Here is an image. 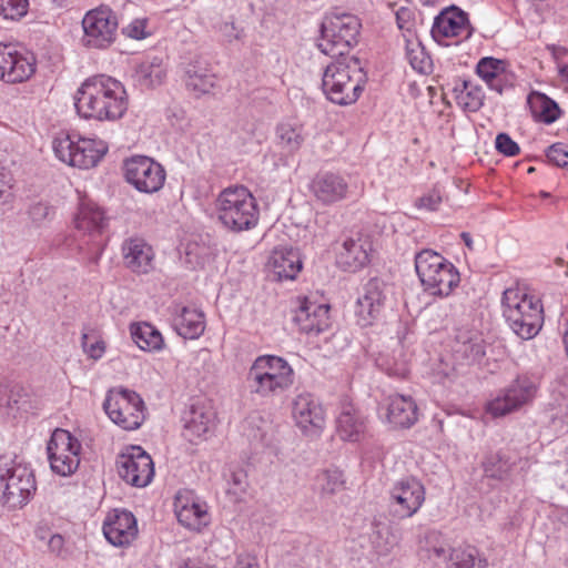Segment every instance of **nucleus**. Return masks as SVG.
<instances>
[{"label": "nucleus", "mask_w": 568, "mask_h": 568, "mask_svg": "<svg viewBox=\"0 0 568 568\" xmlns=\"http://www.w3.org/2000/svg\"><path fill=\"white\" fill-rule=\"evenodd\" d=\"M128 105L123 84L103 74L87 79L74 97L78 114L88 120L116 121L124 115Z\"/></svg>", "instance_id": "f257e3e1"}, {"label": "nucleus", "mask_w": 568, "mask_h": 568, "mask_svg": "<svg viewBox=\"0 0 568 568\" xmlns=\"http://www.w3.org/2000/svg\"><path fill=\"white\" fill-rule=\"evenodd\" d=\"M365 82L357 58H336L323 72L322 90L331 102L351 105L359 99Z\"/></svg>", "instance_id": "f03ea898"}, {"label": "nucleus", "mask_w": 568, "mask_h": 568, "mask_svg": "<svg viewBox=\"0 0 568 568\" xmlns=\"http://www.w3.org/2000/svg\"><path fill=\"white\" fill-rule=\"evenodd\" d=\"M503 315L521 339L534 338L544 324L541 301L519 287L506 288L501 297Z\"/></svg>", "instance_id": "7ed1b4c3"}, {"label": "nucleus", "mask_w": 568, "mask_h": 568, "mask_svg": "<svg viewBox=\"0 0 568 568\" xmlns=\"http://www.w3.org/2000/svg\"><path fill=\"white\" fill-rule=\"evenodd\" d=\"M37 490L33 469L19 456L0 457V505L9 510L21 509Z\"/></svg>", "instance_id": "20e7f679"}, {"label": "nucleus", "mask_w": 568, "mask_h": 568, "mask_svg": "<svg viewBox=\"0 0 568 568\" xmlns=\"http://www.w3.org/2000/svg\"><path fill=\"white\" fill-rule=\"evenodd\" d=\"M294 383V371L282 357L258 356L246 374V385L251 394L268 398L287 390Z\"/></svg>", "instance_id": "39448f33"}, {"label": "nucleus", "mask_w": 568, "mask_h": 568, "mask_svg": "<svg viewBox=\"0 0 568 568\" xmlns=\"http://www.w3.org/2000/svg\"><path fill=\"white\" fill-rule=\"evenodd\" d=\"M217 220L230 231H247L257 225L258 206L245 186L224 189L215 200Z\"/></svg>", "instance_id": "423d86ee"}, {"label": "nucleus", "mask_w": 568, "mask_h": 568, "mask_svg": "<svg viewBox=\"0 0 568 568\" xmlns=\"http://www.w3.org/2000/svg\"><path fill=\"white\" fill-rule=\"evenodd\" d=\"M415 270L424 290L434 296H448L460 281L454 264L433 250L416 254Z\"/></svg>", "instance_id": "0eeeda50"}, {"label": "nucleus", "mask_w": 568, "mask_h": 568, "mask_svg": "<svg viewBox=\"0 0 568 568\" xmlns=\"http://www.w3.org/2000/svg\"><path fill=\"white\" fill-rule=\"evenodd\" d=\"M361 20L352 13H332L321 24V52L336 58H351L349 50L358 43Z\"/></svg>", "instance_id": "6e6552de"}, {"label": "nucleus", "mask_w": 568, "mask_h": 568, "mask_svg": "<svg viewBox=\"0 0 568 568\" xmlns=\"http://www.w3.org/2000/svg\"><path fill=\"white\" fill-rule=\"evenodd\" d=\"M52 149L60 161L82 170L95 166L108 152L102 140L78 138L63 131L53 138Z\"/></svg>", "instance_id": "1a4fd4ad"}, {"label": "nucleus", "mask_w": 568, "mask_h": 568, "mask_svg": "<svg viewBox=\"0 0 568 568\" xmlns=\"http://www.w3.org/2000/svg\"><path fill=\"white\" fill-rule=\"evenodd\" d=\"M73 224L77 236L81 241L80 250L95 253V261H98L105 246L103 233L108 226V217L104 211L92 202H81Z\"/></svg>", "instance_id": "9d476101"}, {"label": "nucleus", "mask_w": 568, "mask_h": 568, "mask_svg": "<svg viewBox=\"0 0 568 568\" xmlns=\"http://www.w3.org/2000/svg\"><path fill=\"white\" fill-rule=\"evenodd\" d=\"M118 28L115 12L109 6L101 4L84 14L81 43L87 49L105 50L116 40Z\"/></svg>", "instance_id": "9b49d317"}, {"label": "nucleus", "mask_w": 568, "mask_h": 568, "mask_svg": "<svg viewBox=\"0 0 568 568\" xmlns=\"http://www.w3.org/2000/svg\"><path fill=\"white\" fill-rule=\"evenodd\" d=\"M103 409L114 424L125 430L138 429L145 418L143 399L134 390L125 388L110 390Z\"/></svg>", "instance_id": "f8f14e48"}, {"label": "nucleus", "mask_w": 568, "mask_h": 568, "mask_svg": "<svg viewBox=\"0 0 568 568\" xmlns=\"http://www.w3.org/2000/svg\"><path fill=\"white\" fill-rule=\"evenodd\" d=\"M50 467L60 476H70L79 467L81 444L65 429H55L47 446Z\"/></svg>", "instance_id": "ddd939ff"}, {"label": "nucleus", "mask_w": 568, "mask_h": 568, "mask_svg": "<svg viewBox=\"0 0 568 568\" xmlns=\"http://www.w3.org/2000/svg\"><path fill=\"white\" fill-rule=\"evenodd\" d=\"M125 181L141 193L158 192L165 182V170L153 159L134 155L123 163Z\"/></svg>", "instance_id": "4468645a"}, {"label": "nucleus", "mask_w": 568, "mask_h": 568, "mask_svg": "<svg viewBox=\"0 0 568 568\" xmlns=\"http://www.w3.org/2000/svg\"><path fill=\"white\" fill-rule=\"evenodd\" d=\"M119 476L134 487L148 486L154 476L151 456L140 446H130L116 458Z\"/></svg>", "instance_id": "2eb2a0df"}, {"label": "nucleus", "mask_w": 568, "mask_h": 568, "mask_svg": "<svg viewBox=\"0 0 568 568\" xmlns=\"http://www.w3.org/2000/svg\"><path fill=\"white\" fill-rule=\"evenodd\" d=\"M425 487L415 477L397 480L389 490V510L398 519L410 518L425 501Z\"/></svg>", "instance_id": "dca6fc26"}, {"label": "nucleus", "mask_w": 568, "mask_h": 568, "mask_svg": "<svg viewBox=\"0 0 568 568\" xmlns=\"http://www.w3.org/2000/svg\"><path fill=\"white\" fill-rule=\"evenodd\" d=\"M433 39L442 45H450V39H456L455 44L467 40L473 34L468 14L463 10L450 7L443 10L434 20L432 30Z\"/></svg>", "instance_id": "f3484780"}, {"label": "nucleus", "mask_w": 568, "mask_h": 568, "mask_svg": "<svg viewBox=\"0 0 568 568\" xmlns=\"http://www.w3.org/2000/svg\"><path fill=\"white\" fill-rule=\"evenodd\" d=\"M32 53L13 43H0V80L7 83L23 82L36 72Z\"/></svg>", "instance_id": "a211bd4d"}, {"label": "nucleus", "mask_w": 568, "mask_h": 568, "mask_svg": "<svg viewBox=\"0 0 568 568\" xmlns=\"http://www.w3.org/2000/svg\"><path fill=\"white\" fill-rule=\"evenodd\" d=\"M537 387L528 376L517 377L497 397L487 403L486 410L494 417L505 416L529 403Z\"/></svg>", "instance_id": "6ab92c4d"}, {"label": "nucleus", "mask_w": 568, "mask_h": 568, "mask_svg": "<svg viewBox=\"0 0 568 568\" xmlns=\"http://www.w3.org/2000/svg\"><path fill=\"white\" fill-rule=\"evenodd\" d=\"M387 285L379 278H371L363 287L355 306L357 323L371 326L382 316L386 302Z\"/></svg>", "instance_id": "aec40b11"}, {"label": "nucleus", "mask_w": 568, "mask_h": 568, "mask_svg": "<svg viewBox=\"0 0 568 568\" xmlns=\"http://www.w3.org/2000/svg\"><path fill=\"white\" fill-rule=\"evenodd\" d=\"M429 558L442 560L447 564V568H487V558L475 547L470 545H459L450 547L442 542L434 545L428 549Z\"/></svg>", "instance_id": "412c9836"}, {"label": "nucleus", "mask_w": 568, "mask_h": 568, "mask_svg": "<svg viewBox=\"0 0 568 568\" xmlns=\"http://www.w3.org/2000/svg\"><path fill=\"white\" fill-rule=\"evenodd\" d=\"M296 425L306 435H318L325 425V410L320 400L311 393L296 395L292 409Z\"/></svg>", "instance_id": "4be33fe9"}, {"label": "nucleus", "mask_w": 568, "mask_h": 568, "mask_svg": "<svg viewBox=\"0 0 568 568\" xmlns=\"http://www.w3.org/2000/svg\"><path fill=\"white\" fill-rule=\"evenodd\" d=\"M123 265L134 274H149L154 268V251L140 236L126 237L121 244Z\"/></svg>", "instance_id": "5701e85b"}, {"label": "nucleus", "mask_w": 568, "mask_h": 568, "mask_svg": "<svg viewBox=\"0 0 568 568\" xmlns=\"http://www.w3.org/2000/svg\"><path fill=\"white\" fill-rule=\"evenodd\" d=\"M103 534L113 546H128L136 538V519L128 510L114 509L108 514L103 523Z\"/></svg>", "instance_id": "b1692460"}, {"label": "nucleus", "mask_w": 568, "mask_h": 568, "mask_svg": "<svg viewBox=\"0 0 568 568\" xmlns=\"http://www.w3.org/2000/svg\"><path fill=\"white\" fill-rule=\"evenodd\" d=\"M310 189L317 201L329 205L346 199L348 182L338 173L324 171L313 178Z\"/></svg>", "instance_id": "393cba45"}, {"label": "nucleus", "mask_w": 568, "mask_h": 568, "mask_svg": "<svg viewBox=\"0 0 568 568\" xmlns=\"http://www.w3.org/2000/svg\"><path fill=\"white\" fill-rule=\"evenodd\" d=\"M329 306L327 304L303 300L297 308L294 321L306 334L317 335L329 326Z\"/></svg>", "instance_id": "a878e982"}, {"label": "nucleus", "mask_w": 568, "mask_h": 568, "mask_svg": "<svg viewBox=\"0 0 568 568\" xmlns=\"http://www.w3.org/2000/svg\"><path fill=\"white\" fill-rule=\"evenodd\" d=\"M385 412L387 423L394 428H409L418 419L417 405L407 395H390L386 399Z\"/></svg>", "instance_id": "bb28decb"}, {"label": "nucleus", "mask_w": 568, "mask_h": 568, "mask_svg": "<svg viewBox=\"0 0 568 568\" xmlns=\"http://www.w3.org/2000/svg\"><path fill=\"white\" fill-rule=\"evenodd\" d=\"M175 514L179 523L187 529L200 531L209 525L207 506L189 495L179 494L175 499Z\"/></svg>", "instance_id": "cd10ccee"}, {"label": "nucleus", "mask_w": 568, "mask_h": 568, "mask_svg": "<svg viewBox=\"0 0 568 568\" xmlns=\"http://www.w3.org/2000/svg\"><path fill=\"white\" fill-rule=\"evenodd\" d=\"M267 268L273 280H294L302 270V261L296 250L277 247L268 258Z\"/></svg>", "instance_id": "c85d7f7f"}, {"label": "nucleus", "mask_w": 568, "mask_h": 568, "mask_svg": "<svg viewBox=\"0 0 568 568\" xmlns=\"http://www.w3.org/2000/svg\"><path fill=\"white\" fill-rule=\"evenodd\" d=\"M214 413L211 408L194 404L184 416V436L190 442L203 438L213 427Z\"/></svg>", "instance_id": "c756f323"}, {"label": "nucleus", "mask_w": 568, "mask_h": 568, "mask_svg": "<svg viewBox=\"0 0 568 568\" xmlns=\"http://www.w3.org/2000/svg\"><path fill=\"white\" fill-rule=\"evenodd\" d=\"M173 327L183 338H199L205 329L204 314L196 308L182 306L173 317Z\"/></svg>", "instance_id": "7c9ffc66"}, {"label": "nucleus", "mask_w": 568, "mask_h": 568, "mask_svg": "<svg viewBox=\"0 0 568 568\" xmlns=\"http://www.w3.org/2000/svg\"><path fill=\"white\" fill-rule=\"evenodd\" d=\"M454 353L457 358L467 364L479 362L485 355V344L477 331H458L454 345Z\"/></svg>", "instance_id": "2f4dec72"}, {"label": "nucleus", "mask_w": 568, "mask_h": 568, "mask_svg": "<svg viewBox=\"0 0 568 568\" xmlns=\"http://www.w3.org/2000/svg\"><path fill=\"white\" fill-rule=\"evenodd\" d=\"M168 65L162 57H146L134 72L135 82L144 89L161 85L166 78Z\"/></svg>", "instance_id": "473e14b6"}, {"label": "nucleus", "mask_w": 568, "mask_h": 568, "mask_svg": "<svg viewBox=\"0 0 568 568\" xmlns=\"http://www.w3.org/2000/svg\"><path fill=\"white\" fill-rule=\"evenodd\" d=\"M368 252L361 240L347 239L336 255V262L345 271L355 272L368 263Z\"/></svg>", "instance_id": "72a5a7b5"}, {"label": "nucleus", "mask_w": 568, "mask_h": 568, "mask_svg": "<svg viewBox=\"0 0 568 568\" xmlns=\"http://www.w3.org/2000/svg\"><path fill=\"white\" fill-rule=\"evenodd\" d=\"M476 73L489 89L503 93L506 80V62L504 60L484 57L476 65Z\"/></svg>", "instance_id": "f704fd0d"}, {"label": "nucleus", "mask_w": 568, "mask_h": 568, "mask_svg": "<svg viewBox=\"0 0 568 568\" xmlns=\"http://www.w3.org/2000/svg\"><path fill=\"white\" fill-rule=\"evenodd\" d=\"M454 97L457 104L467 112H477L485 101V93L479 84L468 80L456 81Z\"/></svg>", "instance_id": "c9c22d12"}, {"label": "nucleus", "mask_w": 568, "mask_h": 568, "mask_svg": "<svg viewBox=\"0 0 568 568\" xmlns=\"http://www.w3.org/2000/svg\"><path fill=\"white\" fill-rule=\"evenodd\" d=\"M365 432V422L359 413L346 405L337 417V434L343 440L357 442Z\"/></svg>", "instance_id": "e433bc0d"}, {"label": "nucleus", "mask_w": 568, "mask_h": 568, "mask_svg": "<svg viewBox=\"0 0 568 568\" xmlns=\"http://www.w3.org/2000/svg\"><path fill=\"white\" fill-rule=\"evenodd\" d=\"M276 139L285 153L294 154L305 142L304 125L297 121H283L276 126Z\"/></svg>", "instance_id": "4c0bfd02"}, {"label": "nucleus", "mask_w": 568, "mask_h": 568, "mask_svg": "<svg viewBox=\"0 0 568 568\" xmlns=\"http://www.w3.org/2000/svg\"><path fill=\"white\" fill-rule=\"evenodd\" d=\"M185 85L196 95L209 93L215 85V75L201 62L187 64L184 71Z\"/></svg>", "instance_id": "58836bf2"}, {"label": "nucleus", "mask_w": 568, "mask_h": 568, "mask_svg": "<svg viewBox=\"0 0 568 568\" xmlns=\"http://www.w3.org/2000/svg\"><path fill=\"white\" fill-rule=\"evenodd\" d=\"M527 103L532 116L542 123L550 124L559 119L561 111L558 104L546 94L534 91L528 95Z\"/></svg>", "instance_id": "ea45409f"}, {"label": "nucleus", "mask_w": 568, "mask_h": 568, "mask_svg": "<svg viewBox=\"0 0 568 568\" xmlns=\"http://www.w3.org/2000/svg\"><path fill=\"white\" fill-rule=\"evenodd\" d=\"M131 335L136 345L143 351H160L163 348L162 334L149 323L132 324Z\"/></svg>", "instance_id": "a19ab883"}, {"label": "nucleus", "mask_w": 568, "mask_h": 568, "mask_svg": "<svg viewBox=\"0 0 568 568\" xmlns=\"http://www.w3.org/2000/svg\"><path fill=\"white\" fill-rule=\"evenodd\" d=\"M376 365L390 377L405 378L409 373L408 364L403 358L402 352L398 354H379L376 358Z\"/></svg>", "instance_id": "79ce46f5"}, {"label": "nucleus", "mask_w": 568, "mask_h": 568, "mask_svg": "<svg viewBox=\"0 0 568 568\" xmlns=\"http://www.w3.org/2000/svg\"><path fill=\"white\" fill-rule=\"evenodd\" d=\"M371 544L378 555H387L396 544L390 527L382 521L373 523V530L369 536Z\"/></svg>", "instance_id": "37998d69"}, {"label": "nucleus", "mask_w": 568, "mask_h": 568, "mask_svg": "<svg viewBox=\"0 0 568 568\" xmlns=\"http://www.w3.org/2000/svg\"><path fill=\"white\" fill-rule=\"evenodd\" d=\"M315 485L322 494L333 495L344 485L343 473L337 468L323 469L316 475Z\"/></svg>", "instance_id": "c03bdc74"}, {"label": "nucleus", "mask_w": 568, "mask_h": 568, "mask_svg": "<svg viewBox=\"0 0 568 568\" xmlns=\"http://www.w3.org/2000/svg\"><path fill=\"white\" fill-rule=\"evenodd\" d=\"M27 214L30 224L36 229H40L54 219L55 209L48 202L38 201L28 206Z\"/></svg>", "instance_id": "a18cd8bd"}, {"label": "nucleus", "mask_w": 568, "mask_h": 568, "mask_svg": "<svg viewBox=\"0 0 568 568\" xmlns=\"http://www.w3.org/2000/svg\"><path fill=\"white\" fill-rule=\"evenodd\" d=\"M406 58L412 68L419 73H428L432 70L430 57L426 53L419 42H407Z\"/></svg>", "instance_id": "49530a36"}, {"label": "nucleus", "mask_w": 568, "mask_h": 568, "mask_svg": "<svg viewBox=\"0 0 568 568\" xmlns=\"http://www.w3.org/2000/svg\"><path fill=\"white\" fill-rule=\"evenodd\" d=\"M511 463L500 453L489 455L484 462L486 476L496 479H506L511 470Z\"/></svg>", "instance_id": "de8ad7c7"}, {"label": "nucleus", "mask_w": 568, "mask_h": 568, "mask_svg": "<svg viewBox=\"0 0 568 568\" xmlns=\"http://www.w3.org/2000/svg\"><path fill=\"white\" fill-rule=\"evenodd\" d=\"M28 0H0V16L4 19L17 20L28 11Z\"/></svg>", "instance_id": "09e8293b"}, {"label": "nucleus", "mask_w": 568, "mask_h": 568, "mask_svg": "<svg viewBox=\"0 0 568 568\" xmlns=\"http://www.w3.org/2000/svg\"><path fill=\"white\" fill-rule=\"evenodd\" d=\"M13 176L11 172L0 164V204H7L12 201Z\"/></svg>", "instance_id": "8fccbe9b"}, {"label": "nucleus", "mask_w": 568, "mask_h": 568, "mask_svg": "<svg viewBox=\"0 0 568 568\" xmlns=\"http://www.w3.org/2000/svg\"><path fill=\"white\" fill-rule=\"evenodd\" d=\"M495 145L497 151L506 156H515L520 152L519 145L507 133H499Z\"/></svg>", "instance_id": "3c124183"}, {"label": "nucleus", "mask_w": 568, "mask_h": 568, "mask_svg": "<svg viewBox=\"0 0 568 568\" xmlns=\"http://www.w3.org/2000/svg\"><path fill=\"white\" fill-rule=\"evenodd\" d=\"M549 162L559 168L568 164V148L562 143H555L550 145L546 153Z\"/></svg>", "instance_id": "603ef678"}, {"label": "nucleus", "mask_w": 568, "mask_h": 568, "mask_svg": "<svg viewBox=\"0 0 568 568\" xmlns=\"http://www.w3.org/2000/svg\"><path fill=\"white\" fill-rule=\"evenodd\" d=\"M148 20L146 19H134L126 27L122 29L124 36L141 40L149 36L146 32Z\"/></svg>", "instance_id": "864d4df0"}, {"label": "nucleus", "mask_w": 568, "mask_h": 568, "mask_svg": "<svg viewBox=\"0 0 568 568\" xmlns=\"http://www.w3.org/2000/svg\"><path fill=\"white\" fill-rule=\"evenodd\" d=\"M442 201L443 197L440 191L438 189H433L416 201V206L427 211H436L442 204Z\"/></svg>", "instance_id": "5fc2aeb1"}, {"label": "nucleus", "mask_w": 568, "mask_h": 568, "mask_svg": "<svg viewBox=\"0 0 568 568\" xmlns=\"http://www.w3.org/2000/svg\"><path fill=\"white\" fill-rule=\"evenodd\" d=\"M82 347L84 353L93 359H99L103 356L105 352V345L103 341H95L93 343H89L88 334H82Z\"/></svg>", "instance_id": "6e6d98bb"}, {"label": "nucleus", "mask_w": 568, "mask_h": 568, "mask_svg": "<svg viewBox=\"0 0 568 568\" xmlns=\"http://www.w3.org/2000/svg\"><path fill=\"white\" fill-rule=\"evenodd\" d=\"M48 547L52 554L59 557L67 556V550L64 548V538L60 534H54L49 538Z\"/></svg>", "instance_id": "4d7b16f0"}, {"label": "nucleus", "mask_w": 568, "mask_h": 568, "mask_svg": "<svg viewBox=\"0 0 568 568\" xmlns=\"http://www.w3.org/2000/svg\"><path fill=\"white\" fill-rule=\"evenodd\" d=\"M234 568H261L258 560L251 554H240L236 556Z\"/></svg>", "instance_id": "13d9d810"}, {"label": "nucleus", "mask_w": 568, "mask_h": 568, "mask_svg": "<svg viewBox=\"0 0 568 568\" xmlns=\"http://www.w3.org/2000/svg\"><path fill=\"white\" fill-rule=\"evenodd\" d=\"M230 483L234 494L244 493L247 487L246 474L243 471L232 473Z\"/></svg>", "instance_id": "bf43d9fd"}, {"label": "nucleus", "mask_w": 568, "mask_h": 568, "mask_svg": "<svg viewBox=\"0 0 568 568\" xmlns=\"http://www.w3.org/2000/svg\"><path fill=\"white\" fill-rule=\"evenodd\" d=\"M179 568H216L214 566H211V565H206V564H203L201 562L200 560H196V559H185L183 560Z\"/></svg>", "instance_id": "052dcab7"}, {"label": "nucleus", "mask_w": 568, "mask_h": 568, "mask_svg": "<svg viewBox=\"0 0 568 568\" xmlns=\"http://www.w3.org/2000/svg\"><path fill=\"white\" fill-rule=\"evenodd\" d=\"M462 236V240L464 241L465 245L469 248V250H473V239L470 236L469 233H466V232H463L460 234Z\"/></svg>", "instance_id": "680f3d73"}, {"label": "nucleus", "mask_w": 568, "mask_h": 568, "mask_svg": "<svg viewBox=\"0 0 568 568\" xmlns=\"http://www.w3.org/2000/svg\"><path fill=\"white\" fill-rule=\"evenodd\" d=\"M560 74L564 80L568 81V65H564L560 68Z\"/></svg>", "instance_id": "e2e57ef3"}, {"label": "nucleus", "mask_w": 568, "mask_h": 568, "mask_svg": "<svg viewBox=\"0 0 568 568\" xmlns=\"http://www.w3.org/2000/svg\"><path fill=\"white\" fill-rule=\"evenodd\" d=\"M53 1H54V2H57V3H59V4H62V2H63L64 0H53Z\"/></svg>", "instance_id": "0e129e2a"}]
</instances>
